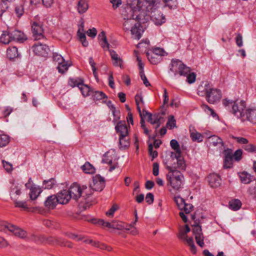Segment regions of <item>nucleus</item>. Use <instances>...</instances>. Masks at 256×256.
<instances>
[{
    "label": "nucleus",
    "instance_id": "nucleus-1",
    "mask_svg": "<svg viewBox=\"0 0 256 256\" xmlns=\"http://www.w3.org/2000/svg\"><path fill=\"white\" fill-rule=\"evenodd\" d=\"M159 0H144V5L136 9L135 19L140 24L146 23L150 20V10L158 6Z\"/></svg>",
    "mask_w": 256,
    "mask_h": 256
},
{
    "label": "nucleus",
    "instance_id": "nucleus-2",
    "mask_svg": "<svg viewBox=\"0 0 256 256\" xmlns=\"http://www.w3.org/2000/svg\"><path fill=\"white\" fill-rule=\"evenodd\" d=\"M0 39L2 43L8 44L12 41L22 43L27 40V36L20 30L8 28L6 30L2 32Z\"/></svg>",
    "mask_w": 256,
    "mask_h": 256
},
{
    "label": "nucleus",
    "instance_id": "nucleus-3",
    "mask_svg": "<svg viewBox=\"0 0 256 256\" xmlns=\"http://www.w3.org/2000/svg\"><path fill=\"white\" fill-rule=\"evenodd\" d=\"M222 104L232 114L242 121V117L244 116L245 110L246 109L244 101H234L225 98L222 100Z\"/></svg>",
    "mask_w": 256,
    "mask_h": 256
},
{
    "label": "nucleus",
    "instance_id": "nucleus-4",
    "mask_svg": "<svg viewBox=\"0 0 256 256\" xmlns=\"http://www.w3.org/2000/svg\"><path fill=\"white\" fill-rule=\"evenodd\" d=\"M170 172L166 176L168 182L174 190H180L182 188L184 182L183 174L178 170L173 169L172 167H168Z\"/></svg>",
    "mask_w": 256,
    "mask_h": 256
},
{
    "label": "nucleus",
    "instance_id": "nucleus-5",
    "mask_svg": "<svg viewBox=\"0 0 256 256\" xmlns=\"http://www.w3.org/2000/svg\"><path fill=\"white\" fill-rule=\"evenodd\" d=\"M168 72L174 76L178 75L186 76L190 72V68L185 65L181 60L173 58L169 65Z\"/></svg>",
    "mask_w": 256,
    "mask_h": 256
},
{
    "label": "nucleus",
    "instance_id": "nucleus-6",
    "mask_svg": "<svg viewBox=\"0 0 256 256\" xmlns=\"http://www.w3.org/2000/svg\"><path fill=\"white\" fill-rule=\"evenodd\" d=\"M6 229L20 238H24L27 237L26 232L16 226L10 224L0 225V231L6 230Z\"/></svg>",
    "mask_w": 256,
    "mask_h": 256
},
{
    "label": "nucleus",
    "instance_id": "nucleus-7",
    "mask_svg": "<svg viewBox=\"0 0 256 256\" xmlns=\"http://www.w3.org/2000/svg\"><path fill=\"white\" fill-rule=\"evenodd\" d=\"M160 1L159 0L158 6L156 8L150 10V19L155 24L160 26L166 22L165 16L158 8H160Z\"/></svg>",
    "mask_w": 256,
    "mask_h": 256
},
{
    "label": "nucleus",
    "instance_id": "nucleus-8",
    "mask_svg": "<svg viewBox=\"0 0 256 256\" xmlns=\"http://www.w3.org/2000/svg\"><path fill=\"white\" fill-rule=\"evenodd\" d=\"M222 98V93L220 90L211 88L206 98L207 102L211 104H214L219 102Z\"/></svg>",
    "mask_w": 256,
    "mask_h": 256
},
{
    "label": "nucleus",
    "instance_id": "nucleus-9",
    "mask_svg": "<svg viewBox=\"0 0 256 256\" xmlns=\"http://www.w3.org/2000/svg\"><path fill=\"white\" fill-rule=\"evenodd\" d=\"M105 186V180L103 177L99 174L94 177L92 182L90 184V188L93 190L102 191Z\"/></svg>",
    "mask_w": 256,
    "mask_h": 256
},
{
    "label": "nucleus",
    "instance_id": "nucleus-10",
    "mask_svg": "<svg viewBox=\"0 0 256 256\" xmlns=\"http://www.w3.org/2000/svg\"><path fill=\"white\" fill-rule=\"evenodd\" d=\"M248 121L252 124H256V107L248 108L245 110L242 122Z\"/></svg>",
    "mask_w": 256,
    "mask_h": 256
},
{
    "label": "nucleus",
    "instance_id": "nucleus-11",
    "mask_svg": "<svg viewBox=\"0 0 256 256\" xmlns=\"http://www.w3.org/2000/svg\"><path fill=\"white\" fill-rule=\"evenodd\" d=\"M224 160L223 167L224 168H230L233 166V152L230 148H227L224 151Z\"/></svg>",
    "mask_w": 256,
    "mask_h": 256
},
{
    "label": "nucleus",
    "instance_id": "nucleus-12",
    "mask_svg": "<svg viewBox=\"0 0 256 256\" xmlns=\"http://www.w3.org/2000/svg\"><path fill=\"white\" fill-rule=\"evenodd\" d=\"M32 31L36 40H40L44 38V29L40 23L34 22L32 25Z\"/></svg>",
    "mask_w": 256,
    "mask_h": 256
},
{
    "label": "nucleus",
    "instance_id": "nucleus-13",
    "mask_svg": "<svg viewBox=\"0 0 256 256\" xmlns=\"http://www.w3.org/2000/svg\"><path fill=\"white\" fill-rule=\"evenodd\" d=\"M202 230V228L198 224H196L194 226L192 232L195 236L196 242L200 247L202 248L204 244Z\"/></svg>",
    "mask_w": 256,
    "mask_h": 256
},
{
    "label": "nucleus",
    "instance_id": "nucleus-14",
    "mask_svg": "<svg viewBox=\"0 0 256 256\" xmlns=\"http://www.w3.org/2000/svg\"><path fill=\"white\" fill-rule=\"evenodd\" d=\"M32 48L33 51L36 54L42 56H46L50 50L48 46L39 42L35 44L32 46Z\"/></svg>",
    "mask_w": 256,
    "mask_h": 256
},
{
    "label": "nucleus",
    "instance_id": "nucleus-15",
    "mask_svg": "<svg viewBox=\"0 0 256 256\" xmlns=\"http://www.w3.org/2000/svg\"><path fill=\"white\" fill-rule=\"evenodd\" d=\"M81 186L76 182L73 183L68 190L71 195V198L78 200L82 196Z\"/></svg>",
    "mask_w": 256,
    "mask_h": 256
},
{
    "label": "nucleus",
    "instance_id": "nucleus-16",
    "mask_svg": "<svg viewBox=\"0 0 256 256\" xmlns=\"http://www.w3.org/2000/svg\"><path fill=\"white\" fill-rule=\"evenodd\" d=\"M56 196L58 201V204H68L71 199V195L70 194L68 190H64L58 192Z\"/></svg>",
    "mask_w": 256,
    "mask_h": 256
},
{
    "label": "nucleus",
    "instance_id": "nucleus-17",
    "mask_svg": "<svg viewBox=\"0 0 256 256\" xmlns=\"http://www.w3.org/2000/svg\"><path fill=\"white\" fill-rule=\"evenodd\" d=\"M206 178L210 186L212 188H218L220 185V177L216 174H210Z\"/></svg>",
    "mask_w": 256,
    "mask_h": 256
},
{
    "label": "nucleus",
    "instance_id": "nucleus-18",
    "mask_svg": "<svg viewBox=\"0 0 256 256\" xmlns=\"http://www.w3.org/2000/svg\"><path fill=\"white\" fill-rule=\"evenodd\" d=\"M58 204V201L56 194L51 195L48 196L44 202L45 206L48 209L52 210L55 208Z\"/></svg>",
    "mask_w": 256,
    "mask_h": 256
},
{
    "label": "nucleus",
    "instance_id": "nucleus-19",
    "mask_svg": "<svg viewBox=\"0 0 256 256\" xmlns=\"http://www.w3.org/2000/svg\"><path fill=\"white\" fill-rule=\"evenodd\" d=\"M136 9L130 6H126L122 10V15L124 20L135 18V12Z\"/></svg>",
    "mask_w": 256,
    "mask_h": 256
},
{
    "label": "nucleus",
    "instance_id": "nucleus-20",
    "mask_svg": "<svg viewBox=\"0 0 256 256\" xmlns=\"http://www.w3.org/2000/svg\"><path fill=\"white\" fill-rule=\"evenodd\" d=\"M116 132L120 134V136L128 135V132L125 121H120L117 123L115 127Z\"/></svg>",
    "mask_w": 256,
    "mask_h": 256
},
{
    "label": "nucleus",
    "instance_id": "nucleus-21",
    "mask_svg": "<svg viewBox=\"0 0 256 256\" xmlns=\"http://www.w3.org/2000/svg\"><path fill=\"white\" fill-rule=\"evenodd\" d=\"M162 119V117L160 116L158 114H149L148 116V121L152 124H156L155 128L156 129L160 127L162 122L161 120Z\"/></svg>",
    "mask_w": 256,
    "mask_h": 256
},
{
    "label": "nucleus",
    "instance_id": "nucleus-22",
    "mask_svg": "<svg viewBox=\"0 0 256 256\" xmlns=\"http://www.w3.org/2000/svg\"><path fill=\"white\" fill-rule=\"evenodd\" d=\"M98 38L100 44L104 50H110V44L108 42L106 33L104 31L101 32L98 36Z\"/></svg>",
    "mask_w": 256,
    "mask_h": 256
},
{
    "label": "nucleus",
    "instance_id": "nucleus-23",
    "mask_svg": "<svg viewBox=\"0 0 256 256\" xmlns=\"http://www.w3.org/2000/svg\"><path fill=\"white\" fill-rule=\"evenodd\" d=\"M210 88L211 86L208 82H202V84L198 86L197 89V93L200 96H205L206 97V95L208 94Z\"/></svg>",
    "mask_w": 256,
    "mask_h": 256
},
{
    "label": "nucleus",
    "instance_id": "nucleus-24",
    "mask_svg": "<svg viewBox=\"0 0 256 256\" xmlns=\"http://www.w3.org/2000/svg\"><path fill=\"white\" fill-rule=\"evenodd\" d=\"M89 6L88 0H78L76 4V10L78 14H82L86 12Z\"/></svg>",
    "mask_w": 256,
    "mask_h": 256
},
{
    "label": "nucleus",
    "instance_id": "nucleus-25",
    "mask_svg": "<svg viewBox=\"0 0 256 256\" xmlns=\"http://www.w3.org/2000/svg\"><path fill=\"white\" fill-rule=\"evenodd\" d=\"M206 142L210 146H216L218 144L224 145L222 139L216 135L209 136L207 138Z\"/></svg>",
    "mask_w": 256,
    "mask_h": 256
},
{
    "label": "nucleus",
    "instance_id": "nucleus-26",
    "mask_svg": "<svg viewBox=\"0 0 256 256\" xmlns=\"http://www.w3.org/2000/svg\"><path fill=\"white\" fill-rule=\"evenodd\" d=\"M123 29L125 32L130 31L132 28L139 22H137L135 18L124 20Z\"/></svg>",
    "mask_w": 256,
    "mask_h": 256
},
{
    "label": "nucleus",
    "instance_id": "nucleus-27",
    "mask_svg": "<svg viewBox=\"0 0 256 256\" xmlns=\"http://www.w3.org/2000/svg\"><path fill=\"white\" fill-rule=\"evenodd\" d=\"M21 193V189L19 186L16 184L12 186L10 190V196L13 201L18 200Z\"/></svg>",
    "mask_w": 256,
    "mask_h": 256
},
{
    "label": "nucleus",
    "instance_id": "nucleus-28",
    "mask_svg": "<svg viewBox=\"0 0 256 256\" xmlns=\"http://www.w3.org/2000/svg\"><path fill=\"white\" fill-rule=\"evenodd\" d=\"M112 226L114 229L130 230L132 227V224L128 225L122 221L115 220L112 221Z\"/></svg>",
    "mask_w": 256,
    "mask_h": 256
},
{
    "label": "nucleus",
    "instance_id": "nucleus-29",
    "mask_svg": "<svg viewBox=\"0 0 256 256\" xmlns=\"http://www.w3.org/2000/svg\"><path fill=\"white\" fill-rule=\"evenodd\" d=\"M133 38L136 40H139L142 36V34L143 32L141 24L138 23L130 30Z\"/></svg>",
    "mask_w": 256,
    "mask_h": 256
},
{
    "label": "nucleus",
    "instance_id": "nucleus-30",
    "mask_svg": "<svg viewBox=\"0 0 256 256\" xmlns=\"http://www.w3.org/2000/svg\"><path fill=\"white\" fill-rule=\"evenodd\" d=\"M7 57L10 59H14L18 58L20 54L18 52V49L16 46H10L7 48Z\"/></svg>",
    "mask_w": 256,
    "mask_h": 256
},
{
    "label": "nucleus",
    "instance_id": "nucleus-31",
    "mask_svg": "<svg viewBox=\"0 0 256 256\" xmlns=\"http://www.w3.org/2000/svg\"><path fill=\"white\" fill-rule=\"evenodd\" d=\"M238 176L241 182L243 184H248L250 183L252 180L251 175L246 172H239Z\"/></svg>",
    "mask_w": 256,
    "mask_h": 256
},
{
    "label": "nucleus",
    "instance_id": "nucleus-32",
    "mask_svg": "<svg viewBox=\"0 0 256 256\" xmlns=\"http://www.w3.org/2000/svg\"><path fill=\"white\" fill-rule=\"evenodd\" d=\"M146 56L150 62L153 64H158L162 60V58L152 52H147Z\"/></svg>",
    "mask_w": 256,
    "mask_h": 256
},
{
    "label": "nucleus",
    "instance_id": "nucleus-33",
    "mask_svg": "<svg viewBox=\"0 0 256 256\" xmlns=\"http://www.w3.org/2000/svg\"><path fill=\"white\" fill-rule=\"evenodd\" d=\"M190 137L192 141L200 142H202L204 139L203 136L196 130L192 131L190 130Z\"/></svg>",
    "mask_w": 256,
    "mask_h": 256
},
{
    "label": "nucleus",
    "instance_id": "nucleus-34",
    "mask_svg": "<svg viewBox=\"0 0 256 256\" xmlns=\"http://www.w3.org/2000/svg\"><path fill=\"white\" fill-rule=\"evenodd\" d=\"M81 168L86 174H92L95 172L94 166L88 162L81 166Z\"/></svg>",
    "mask_w": 256,
    "mask_h": 256
},
{
    "label": "nucleus",
    "instance_id": "nucleus-35",
    "mask_svg": "<svg viewBox=\"0 0 256 256\" xmlns=\"http://www.w3.org/2000/svg\"><path fill=\"white\" fill-rule=\"evenodd\" d=\"M84 80L80 78H70L68 81V85L72 88H74L76 86L78 88L80 85H82V83H84Z\"/></svg>",
    "mask_w": 256,
    "mask_h": 256
},
{
    "label": "nucleus",
    "instance_id": "nucleus-36",
    "mask_svg": "<svg viewBox=\"0 0 256 256\" xmlns=\"http://www.w3.org/2000/svg\"><path fill=\"white\" fill-rule=\"evenodd\" d=\"M42 190L39 188L32 186L30 188V197L31 200H34L38 196Z\"/></svg>",
    "mask_w": 256,
    "mask_h": 256
},
{
    "label": "nucleus",
    "instance_id": "nucleus-37",
    "mask_svg": "<svg viewBox=\"0 0 256 256\" xmlns=\"http://www.w3.org/2000/svg\"><path fill=\"white\" fill-rule=\"evenodd\" d=\"M78 88L84 96H90L92 94V91L91 90V88L88 85L84 84V83H82Z\"/></svg>",
    "mask_w": 256,
    "mask_h": 256
},
{
    "label": "nucleus",
    "instance_id": "nucleus-38",
    "mask_svg": "<svg viewBox=\"0 0 256 256\" xmlns=\"http://www.w3.org/2000/svg\"><path fill=\"white\" fill-rule=\"evenodd\" d=\"M128 6H130L134 9H137L144 5V2L142 4L140 0H127Z\"/></svg>",
    "mask_w": 256,
    "mask_h": 256
},
{
    "label": "nucleus",
    "instance_id": "nucleus-39",
    "mask_svg": "<svg viewBox=\"0 0 256 256\" xmlns=\"http://www.w3.org/2000/svg\"><path fill=\"white\" fill-rule=\"evenodd\" d=\"M62 238H58L54 236H48L45 238L46 242L48 244L53 245H60Z\"/></svg>",
    "mask_w": 256,
    "mask_h": 256
},
{
    "label": "nucleus",
    "instance_id": "nucleus-40",
    "mask_svg": "<svg viewBox=\"0 0 256 256\" xmlns=\"http://www.w3.org/2000/svg\"><path fill=\"white\" fill-rule=\"evenodd\" d=\"M229 206L232 210H237L241 208L242 202L239 200L234 199L230 201Z\"/></svg>",
    "mask_w": 256,
    "mask_h": 256
},
{
    "label": "nucleus",
    "instance_id": "nucleus-41",
    "mask_svg": "<svg viewBox=\"0 0 256 256\" xmlns=\"http://www.w3.org/2000/svg\"><path fill=\"white\" fill-rule=\"evenodd\" d=\"M170 144L172 148L176 152V154H178V156L181 154L182 152L180 144L178 141L176 140H170Z\"/></svg>",
    "mask_w": 256,
    "mask_h": 256
},
{
    "label": "nucleus",
    "instance_id": "nucleus-42",
    "mask_svg": "<svg viewBox=\"0 0 256 256\" xmlns=\"http://www.w3.org/2000/svg\"><path fill=\"white\" fill-rule=\"evenodd\" d=\"M128 136V135H122V136H120L119 142L120 147L126 148L130 146Z\"/></svg>",
    "mask_w": 256,
    "mask_h": 256
},
{
    "label": "nucleus",
    "instance_id": "nucleus-43",
    "mask_svg": "<svg viewBox=\"0 0 256 256\" xmlns=\"http://www.w3.org/2000/svg\"><path fill=\"white\" fill-rule=\"evenodd\" d=\"M175 157L177 160V167L182 170H184L186 168V164L181 154H180L179 156L178 154H176Z\"/></svg>",
    "mask_w": 256,
    "mask_h": 256
},
{
    "label": "nucleus",
    "instance_id": "nucleus-44",
    "mask_svg": "<svg viewBox=\"0 0 256 256\" xmlns=\"http://www.w3.org/2000/svg\"><path fill=\"white\" fill-rule=\"evenodd\" d=\"M92 95L94 99L96 100H100L107 98V96L106 94L102 91L92 92Z\"/></svg>",
    "mask_w": 256,
    "mask_h": 256
},
{
    "label": "nucleus",
    "instance_id": "nucleus-45",
    "mask_svg": "<svg viewBox=\"0 0 256 256\" xmlns=\"http://www.w3.org/2000/svg\"><path fill=\"white\" fill-rule=\"evenodd\" d=\"M10 140V138L6 134H0V147L6 146Z\"/></svg>",
    "mask_w": 256,
    "mask_h": 256
},
{
    "label": "nucleus",
    "instance_id": "nucleus-46",
    "mask_svg": "<svg viewBox=\"0 0 256 256\" xmlns=\"http://www.w3.org/2000/svg\"><path fill=\"white\" fill-rule=\"evenodd\" d=\"M92 222L94 224H98L99 225L106 226L108 228H112V221L111 222H106L103 220H92Z\"/></svg>",
    "mask_w": 256,
    "mask_h": 256
},
{
    "label": "nucleus",
    "instance_id": "nucleus-47",
    "mask_svg": "<svg viewBox=\"0 0 256 256\" xmlns=\"http://www.w3.org/2000/svg\"><path fill=\"white\" fill-rule=\"evenodd\" d=\"M68 66H69L66 63V62L65 60H64L63 62L58 63L57 68L60 72L64 74V72L67 71Z\"/></svg>",
    "mask_w": 256,
    "mask_h": 256
},
{
    "label": "nucleus",
    "instance_id": "nucleus-48",
    "mask_svg": "<svg viewBox=\"0 0 256 256\" xmlns=\"http://www.w3.org/2000/svg\"><path fill=\"white\" fill-rule=\"evenodd\" d=\"M14 202L16 208H20L23 210H28L29 208L26 202L25 201H18L16 200L14 201Z\"/></svg>",
    "mask_w": 256,
    "mask_h": 256
},
{
    "label": "nucleus",
    "instance_id": "nucleus-49",
    "mask_svg": "<svg viewBox=\"0 0 256 256\" xmlns=\"http://www.w3.org/2000/svg\"><path fill=\"white\" fill-rule=\"evenodd\" d=\"M174 200L178 206V208L180 210H182L183 206H184L186 204L184 200L180 196H177L174 198Z\"/></svg>",
    "mask_w": 256,
    "mask_h": 256
},
{
    "label": "nucleus",
    "instance_id": "nucleus-50",
    "mask_svg": "<svg viewBox=\"0 0 256 256\" xmlns=\"http://www.w3.org/2000/svg\"><path fill=\"white\" fill-rule=\"evenodd\" d=\"M56 181L54 178H52L48 180H44L43 182V184L45 188L51 189L56 184Z\"/></svg>",
    "mask_w": 256,
    "mask_h": 256
},
{
    "label": "nucleus",
    "instance_id": "nucleus-51",
    "mask_svg": "<svg viewBox=\"0 0 256 256\" xmlns=\"http://www.w3.org/2000/svg\"><path fill=\"white\" fill-rule=\"evenodd\" d=\"M166 126L170 130L176 128V120L173 116H169Z\"/></svg>",
    "mask_w": 256,
    "mask_h": 256
},
{
    "label": "nucleus",
    "instance_id": "nucleus-52",
    "mask_svg": "<svg viewBox=\"0 0 256 256\" xmlns=\"http://www.w3.org/2000/svg\"><path fill=\"white\" fill-rule=\"evenodd\" d=\"M166 6L170 9H174L177 7V0H162Z\"/></svg>",
    "mask_w": 256,
    "mask_h": 256
},
{
    "label": "nucleus",
    "instance_id": "nucleus-53",
    "mask_svg": "<svg viewBox=\"0 0 256 256\" xmlns=\"http://www.w3.org/2000/svg\"><path fill=\"white\" fill-rule=\"evenodd\" d=\"M14 0H2L0 2V11L2 10V15L8 8L6 2H10Z\"/></svg>",
    "mask_w": 256,
    "mask_h": 256
},
{
    "label": "nucleus",
    "instance_id": "nucleus-54",
    "mask_svg": "<svg viewBox=\"0 0 256 256\" xmlns=\"http://www.w3.org/2000/svg\"><path fill=\"white\" fill-rule=\"evenodd\" d=\"M82 190V196L84 194L83 196H88L92 194V189L90 188H88L86 186H81Z\"/></svg>",
    "mask_w": 256,
    "mask_h": 256
},
{
    "label": "nucleus",
    "instance_id": "nucleus-55",
    "mask_svg": "<svg viewBox=\"0 0 256 256\" xmlns=\"http://www.w3.org/2000/svg\"><path fill=\"white\" fill-rule=\"evenodd\" d=\"M232 138L240 144H246L248 143V140L245 138L232 136Z\"/></svg>",
    "mask_w": 256,
    "mask_h": 256
},
{
    "label": "nucleus",
    "instance_id": "nucleus-56",
    "mask_svg": "<svg viewBox=\"0 0 256 256\" xmlns=\"http://www.w3.org/2000/svg\"><path fill=\"white\" fill-rule=\"evenodd\" d=\"M148 150L150 155L152 157V160L158 156V152L156 150H153V146L152 144H148Z\"/></svg>",
    "mask_w": 256,
    "mask_h": 256
},
{
    "label": "nucleus",
    "instance_id": "nucleus-57",
    "mask_svg": "<svg viewBox=\"0 0 256 256\" xmlns=\"http://www.w3.org/2000/svg\"><path fill=\"white\" fill-rule=\"evenodd\" d=\"M2 163L4 168L8 172H10L12 170L13 168L12 164L4 160H2Z\"/></svg>",
    "mask_w": 256,
    "mask_h": 256
},
{
    "label": "nucleus",
    "instance_id": "nucleus-58",
    "mask_svg": "<svg viewBox=\"0 0 256 256\" xmlns=\"http://www.w3.org/2000/svg\"><path fill=\"white\" fill-rule=\"evenodd\" d=\"M243 148L248 152L256 153V146H254L252 144H248L245 145Z\"/></svg>",
    "mask_w": 256,
    "mask_h": 256
},
{
    "label": "nucleus",
    "instance_id": "nucleus-59",
    "mask_svg": "<svg viewBox=\"0 0 256 256\" xmlns=\"http://www.w3.org/2000/svg\"><path fill=\"white\" fill-rule=\"evenodd\" d=\"M242 150H237L235 151L234 154H233V159L237 162L240 161L242 158Z\"/></svg>",
    "mask_w": 256,
    "mask_h": 256
},
{
    "label": "nucleus",
    "instance_id": "nucleus-60",
    "mask_svg": "<svg viewBox=\"0 0 256 256\" xmlns=\"http://www.w3.org/2000/svg\"><path fill=\"white\" fill-rule=\"evenodd\" d=\"M118 208V206L116 204H114L111 208L106 212V214L108 217H112L114 212L117 210Z\"/></svg>",
    "mask_w": 256,
    "mask_h": 256
},
{
    "label": "nucleus",
    "instance_id": "nucleus-61",
    "mask_svg": "<svg viewBox=\"0 0 256 256\" xmlns=\"http://www.w3.org/2000/svg\"><path fill=\"white\" fill-rule=\"evenodd\" d=\"M237 46L239 48L242 47L243 46L242 36L240 33L236 34V36L235 38Z\"/></svg>",
    "mask_w": 256,
    "mask_h": 256
},
{
    "label": "nucleus",
    "instance_id": "nucleus-62",
    "mask_svg": "<svg viewBox=\"0 0 256 256\" xmlns=\"http://www.w3.org/2000/svg\"><path fill=\"white\" fill-rule=\"evenodd\" d=\"M186 76V82L188 84H192L195 82L196 75L194 72L190 73V72Z\"/></svg>",
    "mask_w": 256,
    "mask_h": 256
},
{
    "label": "nucleus",
    "instance_id": "nucleus-63",
    "mask_svg": "<svg viewBox=\"0 0 256 256\" xmlns=\"http://www.w3.org/2000/svg\"><path fill=\"white\" fill-rule=\"evenodd\" d=\"M152 52L159 56L162 58V56H164V55L165 52L164 51V49L160 48H154L152 51H151Z\"/></svg>",
    "mask_w": 256,
    "mask_h": 256
},
{
    "label": "nucleus",
    "instance_id": "nucleus-64",
    "mask_svg": "<svg viewBox=\"0 0 256 256\" xmlns=\"http://www.w3.org/2000/svg\"><path fill=\"white\" fill-rule=\"evenodd\" d=\"M52 58L54 61L58 63L63 62V61H64L63 57L57 52L53 53Z\"/></svg>",
    "mask_w": 256,
    "mask_h": 256
}]
</instances>
